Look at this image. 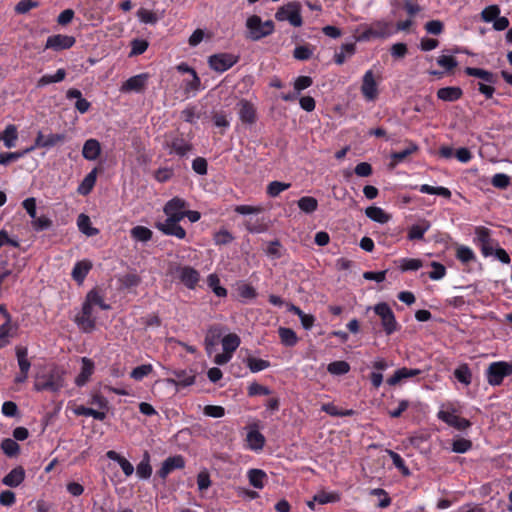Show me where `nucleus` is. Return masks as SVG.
I'll return each instance as SVG.
<instances>
[{
	"label": "nucleus",
	"mask_w": 512,
	"mask_h": 512,
	"mask_svg": "<svg viewBox=\"0 0 512 512\" xmlns=\"http://www.w3.org/2000/svg\"><path fill=\"white\" fill-rule=\"evenodd\" d=\"M180 281L189 289H194L200 280L199 272L190 266H181L176 269Z\"/></svg>",
	"instance_id": "dca6fc26"
},
{
	"label": "nucleus",
	"mask_w": 512,
	"mask_h": 512,
	"mask_svg": "<svg viewBox=\"0 0 512 512\" xmlns=\"http://www.w3.org/2000/svg\"><path fill=\"white\" fill-rule=\"evenodd\" d=\"M250 485L256 489H262L267 478L266 473L261 469H250L247 473Z\"/></svg>",
	"instance_id": "4c0bfd02"
},
{
	"label": "nucleus",
	"mask_w": 512,
	"mask_h": 512,
	"mask_svg": "<svg viewBox=\"0 0 512 512\" xmlns=\"http://www.w3.org/2000/svg\"><path fill=\"white\" fill-rule=\"evenodd\" d=\"M359 34L356 41L367 42L372 39H386L395 33L392 22L385 20H377L371 24L360 25L357 29Z\"/></svg>",
	"instance_id": "f257e3e1"
},
{
	"label": "nucleus",
	"mask_w": 512,
	"mask_h": 512,
	"mask_svg": "<svg viewBox=\"0 0 512 512\" xmlns=\"http://www.w3.org/2000/svg\"><path fill=\"white\" fill-rule=\"evenodd\" d=\"M81 363V371L75 379V384L78 387L86 385L95 370V364L91 359L83 357L81 358Z\"/></svg>",
	"instance_id": "412c9836"
},
{
	"label": "nucleus",
	"mask_w": 512,
	"mask_h": 512,
	"mask_svg": "<svg viewBox=\"0 0 512 512\" xmlns=\"http://www.w3.org/2000/svg\"><path fill=\"white\" fill-rule=\"evenodd\" d=\"M17 140L18 130L14 124L7 125L0 133V141H3L4 146L8 149L15 147Z\"/></svg>",
	"instance_id": "a878e982"
},
{
	"label": "nucleus",
	"mask_w": 512,
	"mask_h": 512,
	"mask_svg": "<svg viewBox=\"0 0 512 512\" xmlns=\"http://www.w3.org/2000/svg\"><path fill=\"white\" fill-rule=\"evenodd\" d=\"M454 377L463 385L469 386L472 382V373L468 366V364L463 363L460 364L455 370H454Z\"/></svg>",
	"instance_id": "37998d69"
},
{
	"label": "nucleus",
	"mask_w": 512,
	"mask_h": 512,
	"mask_svg": "<svg viewBox=\"0 0 512 512\" xmlns=\"http://www.w3.org/2000/svg\"><path fill=\"white\" fill-rule=\"evenodd\" d=\"M85 299L102 310H109L111 306L104 301L103 296L95 289L89 291Z\"/></svg>",
	"instance_id": "864d4df0"
},
{
	"label": "nucleus",
	"mask_w": 512,
	"mask_h": 512,
	"mask_svg": "<svg viewBox=\"0 0 512 512\" xmlns=\"http://www.w3.org/2000/svg\"><path fill=\"white\" fill-rule=\"evenodd\" d=\"M472 448V442L465 438H456L452 443V452L466 453Z\"/></svg>",
	"instance_id": "0e129e2a"
},
{
	"label": "nucleus",
	"mask_w": 512,
	"mask_h": 512,
	"mask_svg": "<svg viewBox=\"0 0 512 512\" xmlns=\"http://www.w3.org/2000/svg\"><path fill=\"white\" fill-rule=\"evenodd\" d=\"M361 92L367 101H374L377 98L378 87L372 70L365 72L362 79Z\"/></svg>",
	"instance_id": "2eb2a0df"
},
{
	"label": "nucleus",
	"mask_w": 512,
	"mask_h": 512,
	"mask_svg": "<svg viewBox=\"0 0 512 512\" xmlns=\"http://www.w3.org/2000/svg\"><path fill=\"white\" fill-rule=\"evenodd\" d=\"M437 417L439 420L459 431L466 430L471 426V422L468 419L457 415V411L454 407L441 409L437 413Z\"/></svg>",
	"instance_id": "9d476101"
},
{
	"label": "nucleus",
	"mask_w": 512,
	"mask_h": 512,
	"mask_svg": "<svg viewBox=\"0 0 512 512\" xmlns=\"http://www.w3.org/2000/svg\"><path fill=\"white\" fill-rule=\"evenodd\" d=\"M366 216L374 222L385 224L390 220V216L380 207L371 206L365 210Z\"/></svg>",
	"instance_id": "c9c22d12"
},
{
	"label": "nucleus",
	"mask_w": 512,
	"mask_h": 512,
	"mask_svg": "<svg viewBox=\"0 0 512 512\" xmlns=\"http://www.w3.org/2000/svg\"><path fill=\"white\" fill-rule=\"evenodd\" d=\"M429 228L430 224L427 221H422L419 224L412 225L409 228L407 237L409 240H421Z\"/></svg>",
	"instance_id": "c03bdc74"
},
{
	"label": "nucleus",
	"mask_w": 512,
	"mask_h": 512,
	"mask_svg": "<svg viewBox=\"0 0 512 512\" xmlns=\"http://www.w3.org/2000/svg\"><path fill=\"white\" fill-rule=\"evenodd\" d=\"M101 153V145L96 139H88L85 141L82 149V156L89 161L96 160Z\"/></svg>",
	"instance_id": "393cba45"
},
{
	"label": "nucleus",
	"mask_w": 512,
	"mask_h": 512,
	"mask_svg": "<svg viewBox=\"0 0 512 512\" xmlns=\"http://www.w3.org/2000/svg\"><path fill=\"white\" fill-rule=\"evenodd\" d=\"M214 243L216 245H227L234 240V236L226 229H221L214 234Z\"/></svg>",
	"instance_id": "338daca9"
},
{
	"label": "nucleus",
	"mask_w": 512,
	"mask_h": 512,
	"mask_svg": "<svg viewBox=\"0 0 512 512\" xmlns=\"http://www.w3.org/2000/svg\"><path fill=\"white\" fill-rule=\"evenodd\" d=\"M106 457L112 461H115L119 464L121 467L123 473L128 477L131 476L134 472L133 465L123 456H121L119 453H117L114 450H109L106 453Z\"/></svg>",
	"instance_id": "c756f323"
},
{
	"label": "nucleus",
	"mask_w": 512,
	"mask_h": 512,
	"mask_svg": "<svg viewBox=\"0 0 512 512\" xmlns=\"http://www.w3.org/2000/svg\"><path fill=\"white\" fill-rule=\"evenodd\" d=\"M456 258L463 264H468L476 259V255L470 247L459 245L456 250Z\"/></svg>",
	"instance_id": "603ef678"
},
{
	"label": "nucleus",
	"mask_w": 512,
	"mask_h": 512,
	"mask_svg": "<svg viewBox=\"0 0 512 512\" xmlns=\"http://www.w3.org/2000/svg\"><path fill=\"white\" fill-rule=\"evenodd\" d=\"M1 449L8 457H14L19 453L20 447L14 439H4L1 443Z\"/></svg>",
	"instance_id": "bf43d9fd"
},
{
	"label": "nucleus",
	"mask_w": 512,
	"mask_h": 512,
	"mask_svg": "<svg viewBox=\"0 0 512 512\" xmlns=\"http://www.w3.org/2000/svg\"><path fill=\"white\" fill-rule=\"evenodd\" d=\"M25 479V470L21 466L13 468L3 479L2 483L5 486L16 488L22 484Z\"/></svg>",
	"instance_id": "5701e85b"
},
{
	"label": "nucleus",
	"mask_w": 512,
	"mask_h": 512,
	"mask_svg": "<svg viewBox=\"0 0 512 512\" xmlns=\"http://www.w3.org/2000/svg\"><path fill=\"white\" fill-rule=\"evenodd\" d=\"M153 371V366L151 364H143L135 367L131 373L130 377L136 381H141L143 378L148 376Z\"/></svg>",
	"instance_id": "052dcab7"
},
{
	"label": "nucleus",
	"mask_w": 512,
	"mask_h": 512,
	"mask_svg": "<svg viewBox=\"0 0 512 512\" xmlns=\"http://www.w3.org/2000/svg\"><path fill=\"white\" fill-rule=\"evenodd\" d=\"M74 321L83 332L88 333L93 331L96 326L94 305L85 299L82 304L81 312L75 316Z\"/></svg>",
	"instance_id": "0eeeda50"
},
{
	"label": "nucleus",
	"mask_w": 512,
	"mask_h": 512,
	"mask_svg": "<svg viewBox=\"0 0 512 512\" xmlns=\"http://www.w3.org/2000/svg\"><path fill=\"white\" fill-rule=\"evenodd\" d=\"M290 183H284L280 181H272L267 186V194L270 197H277L281 192L289 189Z\"/></svg>",
	"instance_id": "680f3d73"
},
{
	"label": "nucleus",
	"mask_w": 512,
	"mask_h": 512,
	"mask_svg": "<svg viewBox=\"0 0 512 512\" xmlns=\"http://www.w3.org/2000/svg\"><path fill=\"white\" fill-rule=\"evenodd\" d=\"M278 21H288L294 27H300L303 24L301 16V5L298 2H290L281 6L275 13Z\"/></svg>",
	"instance_id": "39448f33"
},
{
	"label": "nucleus",
	"mask_w": 512,
	"mask_h": 512,
	"mask_svg": "<svg viewBox=\"0 0 512 512\" xmlns=\"http://www.w3.org/2000/svg\"><path fill=\"white\" fill-rule=\"evenodd\" d=\"M91 268L92 264L87 260L76 262L71 272L72 278L79 284L83 283Z\"/></svg>",
	"instance_id": "bb28decb"
},
{
	"label": "nucleus",
	"mask_w": 512,
	"mask_h": 512,
	"mask_svg": "<svg viewBox=\"0 0 512 512\" xmlns=\"http://www.w3.org/2000/svg\"><path fill=\"white\" fill-rule=\"evenodd\" d=\"M421 373L420 369H412L407 367H402L400 369H397L394 374L387 379V384L389 386H395L402 382L403 380H406L408 378H412L415 376H418Z\"/></svg>",
	"instance_id": "4be33fe9"
},
{
	"label": "nucleus",
	"mask_w": 512,
	"mask_h": 512,
	"mask_svg": "<svg viewBox=\"0 0 512 512\" xmlns=\"http://www.w3.org/2000/svg\"><path fill=\"white\" fill-rule=\"evenodd\" d=\"M176 376V380H169V382L173 383L176 386L187 387L191 386L195 382V375L191 373H187L185 370H179L174 372Z\"/></svg>",
	"instance_id": "09e8293b"
},
{
	"label": "nucleus",
	"mask_w": 512,
	"mask_h": 512,
	"mask_svg": "<svg viewBox=\"0 0 512 512\" xmlns=\"http://www.w3.org/2000/svg\"><path fill=\"white\" fill-rule=\"evenodd\" d=\"M298 207L301 211L311 214L317 210L318 201L314 197L304 196L298 200Z\"/></svg>",
	"instance_id": "3c124183"
},
{
	"label": "nucleus",
	"mask_w": 512,
	"mask_h": 512,
	"mask_svg": "<svg viewBox=\"0 0 512 512\" xmlns=\"http://www.w3.org/2000/svg\"><path fill=\"white\" fill-rule=\"evenodd\" d=\"M207 284L209 288L215 293L218 297H225L227 295L226 288L220 285V279L216 274H210L207 277Z\"/></svg>",
	"instance_id": "6e6d98bb"
},
{
	"label": "nucleus",
	"mask_w": 512,
	"mask_h": 512,
	"mask_svg": "<svg viewBox=\"0 0 512 512\" xmlns=\"http://www.w3.org/2000/svg\"><path fill=\"white\" fill-rule=\"evenodd\" d=\"M266 255L272 260L280 259L282 257V246L278 240L271 241L266 250Z\"/></svg>",
	"instance_id": "69168bd1"
},
{
	"label": "nucleus",
	"mask_w": 512,
	"mask_h": 512,
	"mask_svg": "<svg viewBox=\"0 0 512 512\" xmlns=\"http://www.w3.org/2000/svg\"><path fill=\"white\" fill-rule=\"evenodd\" d=\"M327 371L332 375H344L350 371V365L346 361H334L328 364Z\"/></svg>",
	"instance_id": "4d7b16f0"
},
{
	"label": "nucleus",
	"mask_w": 512,
	"mask_h": 512,
	"mask_svg": "<svg viewBox=\"0 0 512 512\" xmlns=\"http://www.w3.org/2000/svg\"><path fill=\"white\" fill-rule=\"evenodd\" d=\"M149 79L148 73H140L127 79L120 87L121 92H136L144 91Z\"/></svg>",
	"instance_id": "4468645a"
},
{
	"label": "nucleus",
	"mask_w": 512,
	"mask_h": 512,
	"mask_svg": "<svg viewBox=\"0 0 512 512\" xmlns=\"http://www.w3.org/2000/svg\"><path fill=\"white\" fill-rule=\"evenodd\" d=\"M464 72L468 76L477 77L488 84H495L497 82L496 75L488 70H484L481 68H474V67H466Z\"/></svg>",
	"instance_id": "cd10ccee"
},
{
	"label": "nucleus",
	"mask_w": 512,
	"mask_h": 512,
	"mask_svg": "<svg viewBox=\"0 0 512 512\" xmlns=\"http://www.w3.org/2000/svg\"><path fill=\"white\" fill-rule=\"evenodd\" d=\"M185 467V460L181 455H175L168 457L162 463V466L158 470V476L161 479H166L167 476L176 469H183Z\"/></svg>",
	"instance_id": "a211bd4d"
},
{
	"label": "nucleus",
	"mask_w": 512,
	"mask_h": 512,
	"mask_svg": "<svg viewBox=\"0 0 512 512\" xmlns=\"http://www.w3.org/2000/svg\"><path fill=\"white\" fill-rule=\"evenodd\" d=\"M179 222L180 221L177 220L165 219L163 222H157L155 227L165 235L184 239L186 237V231Z\"/></svg>",
	"instance_id": "ddd939ff"
},
{
	"label": "nucleus",
	"mask_w": 512,
	"mask_h": 512,
	"mask_svg": "<svg viewBox=\"0 0 512 512\" xmlns=\"http://www.w3.org/2000/svg\"><path fill=\"white\" fill-rule=\"evenodd\" d=\"M237 109L239 119L242 123L252 125L256 122V108L251 102L242 99L237 103Z\"/></svg>",
	"instance_id": "f3484780"
},
{
	"label": "nucleus",
	"mask_w": 512,
	"mask_h": 512,
	"mask_svg": "<svg viewBox=\"0 0 512 512\" xmlns=\"http://www.w3.org/2000/svg\"><path fill=\"white\" fill-rule=\"evenodd\" d=\"M167 147L170 148V154H176L180 157L186 156L192 149V145L182 137H174L167 144Z\"/></svg>",
	"instance_id": "b1692460"
},
{
	"label": "nucleus",
	"mask_w": 512,
	"mask_h": 512,
	"mask_svg": "<svg viewBox=\"0 0 512 512\" xmlns=\"http://www.w3.org/2000/svg\"><path fill=\"white\" fill-rule=\"evenodd\" d=\"M74 413L78 416L93 417L96 420L103 421L106 418V412L98 411L93 408L85 407L83 405L74 409Z\"/></svg>",
	"instance_id": "8fccbe9b"
},
{
	"label": "nucleus",
	"mask_w": 512,
	"mask_h": 512,
	"mask_svg": "<svg viewBox=\"0 0 512 512\" xmlns=\"http://www.w3.org/2000/svg\"><path fill=\"white\" fill-rule=\"evenodd\" d=\"M248 446L253 451L262 450L265 444V437L258 430H250L247 433Z\"/></svg>",
	"instance_id": "f704fd0d"
},
{
	"label": "nucleus",
	"mask_w": 512,
	"mask_h": 512,
	"mask_svg": "<svg viewBox=\"0 0 512 512\" xmlns=\"http://www.w3.org/2000/svg\"><path fill=\"white\" fill-rule=\"evenodd\" d=\"M278 334L281 343L286 347H293L298 342V336L291 328L280 327L278 329Z\"/></svg>",
	"instance_id": "e433bc0d"
},
{
	"label": "nucleus",
	"mask_w": 512,
	"mask_h": 512,
	"mask_svg": "<svg viewBox=\"0 0 512 512\" xmlns=\"http://www.w3.org/2000/svg\"><path fill=\"white\" fill-rule=\"evenodd\" d=\"M222 336L220 327H211L205 337L206 350L210 352V348L217 345Z\"/></svg>",
	"instance_id": "5fc2aeb1"
},
{
	"label": "nucleus",
	"mask_w": 512,
	"mask_h": 512,
	"mask_svg": "<svg viewBox=\"0 0 512 512\" xmlns=\"http://www.w3.org/2000/svg\"><path fill=\"white\" fill-rule=\"evenodd\" d=\"M287 309L289 312H292L299 317L301 325L305 330H310L313 327L315 322V317L313 315L304 313L299 307L292 303L287 304Z\"/></svg>",
	"instance_id": "c85d7f7f"
},
{
	"label": "nucleus",
	"mask_w": 512,
	"mask_h": 512,
	"mask_svg": "<svg viewBox=\"0 0 512 512\" xmlns=\"http://www.w3.org/2000/svg\"><path fill=\"white\" fill-rule=\"evenodd\" d=\"M200 87L201 80L196 72H193V74H191L189 78L183 81V89L185 93L188 95H195L200 90Z\"/></svg>",
	"instance_id": "de8ad7c7"
},
{
	"label": "nucleus",
	"mask_w": 512,
	"mask_h": 512,
	"mask_svg": "<svg viewBox=\"0 0 512 512\" xmlns=\"http://www.w3.org/2000/svg\"><path fill=\"white\" fill-rule=\"evenodd\" d=\"M96 169H93L91 172H89L85 178L83 179V181L80 183V185L78 186V193L85 196V195H88L95 183H96Z\"/></svg>",
	"instance_id": "a19ab883"
},
{
	"label": "nucleus",
	"mask_w": 512,
	"mask_h": 512,
	"mask_svg": "<svg viewBox=\"0 0 512 512\" xmlns=\"http://www.w3.org/2000/svg\"><path fill=\"white\" fill-rule=\"evenodd\" d=\"M397 265L402 272L417 271L423 267V262L417 258H401L397 260Z\"/></svg>",
	"instance_id": "a18cd8bd"
},
{
	"label": "nucleus",
	"mask_w": 512,
	"mask_h": 512,
	"mask_svg": "<svg viewBox=\"0 0 512 512\" xmlns=\"http://www.w3.org/2000/svg\"><path fill=\"white\" fill-rule=\"evenodd\" d=\"M65 76H66V71L63 68H60L53 75H50V74L43 75L38 80L37 87L42 88V87L47 86L52 83L61 82L65 79Z\"/></svg>",
	"instance_id": "79ce46f5"
},
{
	"label": "nucleus",
	"mask_w": 512,
	"mask_h": 512,
	"mask_svg": "<svg viewBox=\"0 0 512 512\" xmlns=\"http://www.w3.org/2000/svg\"><path fill=\"white\" fill-rule=\"evenodd\" d=\"M356 52V45L354 43H346L341 45L339 51H336L334 54V62L337 65H342L345 63L347 58L352 57Z\"/></svg>",
	"instance_id": "7c9ffc66"
},
{
	"label": "nucleus",
	"mask_w": 512,
	"mask_h": 512,
	"mask_svg": "<svg viewBox=\"0 0 512 512\" xmlns=\"http://www.w3.org/2000/svg\"><path fill=\"white\" fill-rule=\"evenodd\" d=\"M74 43V37L58 34L48 37L45 48L59 51L71 48Z\"/></svg>",
	"instance_id": "aec40b11"
},
{
	"label": "nucleus",
	"mask_w": 512,
	"mask_h": 512,
	"mask_svg": "<svg viewBox=\"0 0 512 512\" xmlns=\"http://www.w3.org/2000/svg\"><path fill=\"white\" fill-rule=\"evenodd\" d=\"M34 150L33 145L30 147H27L21 151H15V152H2L0 153V165L6 166L12 161H16L20 158H23L28 153L32 152Z\"/></svg>",
	"instance_id": "473e14b6"
},
{
	"label": "nucleus",
	"mask_w": 512,
	"mask_h": 512,
	"mask_svg": "<svg viewBox=\"0 0 512 512\" xmlns=\"http://www.w3.org/2000/svg\"><path fill=\"white\" fill-rule=\"evenodd\" d=\"M132 239L139 242H148L152 239V231L145 226H135L130 230Z\"/></svg>",
	"instance_id": "49530a36"
},
{
	"label": "nucleus",
	"mask_w": 512,
	"mask_h": 512,
	"mask_svg": "<svg viewBox=\"0 0 512 512\" xmlns=\"http://www.w3.org/2000/svg\"><path fill=\"white\" fill-rule=\"evenodd\" d=\"M186 208H188L186 200L174 197L164 205L163 212L167 216L166 219L181 221L185 218Z\"/></svg>",
	"instance_id": "9b49d317"
},
{
	"label": "nucleus",
	"mask_w": 512,
	"mask_h": 512,
	"mask_svg": "<svg viewBox=\"0 0 512 512\" xmlns=\"http://www.w3.org/2000/svg\"><path fill=\"white\" fill-rule=\"evenodd\" d=\"M373 310L380 317L385 333L387 335L393 334L398 328V323L390 306L385 302H381L376 304Z\"/></svg>",
	"instance_id": "1a4fd4ad"
},
{
	"label": "nucleus",
	"mask_w": 512,
	"mask_h": 512,
	"mask_svg": "<svg viewBox=\"0 0 512 512\" xmlns=\"http://www.w3.org/2000/svg\"><path fill=\"white\" fill-rule=\"evenodd\" d=\"M238 57L229 53H219L211 55L208 59L209 66L212 70L217 72H225L235 65Z\"/></svg>",
	"instance_id": "f8f14e48"
},
{
	"label": "nucleus",
	"mask_w": 512,
	"mask_h": 512,
	"mask_svg": "<svg viewBox=\"0 0 512 512\" xmlns=\"http://www.w3.org/2000/svg\"><path fill=\"white\" fill-rule=\"evenodd\" d=\"M463 92L459 87H443L437 91V97L446 102H454L461 98Z\"/></svg>",
	"instance_id": "2f4dec72"
},
{
	"label": "nucleus",
	"mask_w": 512,
	"mask_h": 512,
	"mask_svg": "<svg viewBox=\"0 0 512 512\" xmlns=\"http://www.w3.org/2000/svg\"><path fill=\"white\" fill-rule=\"evenodd\" d=\"M246 37L252 41H259L264 37L271 35L275 30L272 20L262 21L258 15H251L246 20Z\"/></svg>",
	"instance_id": "f03ea898"
},
{
	"label": "nucleus",
	"mask_w": 512,
	"mask_h": 512,
	"mask_svg": "<svg viewBox=\"0 0 512 512\" xmlns=\"http://www.w3.org/2000/svg\"><path fill=\"white\" fill-rule=\"evenodd\" d=\"M241 343L240 337L235 333H229L221 339L223 351L233 355Z\"/></svg>",
	"instance_id": "72a5a7b5"
},
{
	"label": "nucleus",
	"mask_w": 512,
	"mask_h": 512,
	"mask_svg": "<svg viewBox=\"0 0 512 512\" xmlns=\"http://www.w3.org/2000/svg\"><path fill=\"white\" fill-rule=\"evenodd\" d=\"M512 374V362L498 361L489 365L486 371L487 381L492 386L500 385L504 378Z\"/></svg>",
	"instance_id": "423d86ee"
},
{
	"label": "nucleus",
	"mask_w": 512,
	"mask_h": 512,
	"mask_svg": "<svg viewBox=\"0 0 512 512\" xmlns=\"http://www.w3.org/2000/svg\"><path fill=\"white\" fill-rule=\"evenodd\" d=\"M492 234V230L485 226H476L474 228L473 243L480 248L484 257L492 256L494 246L498 245Z\"/></svg>",
	"instance_id": "20e7f679"
},
{
	"label": "nucleus",
	"mask_w": 512,
	"mask_h": 512,
	"mask_svg": "<svg viewBox=\"0 0 512 512\" xmlns=\"http://www.w3.org/2000/svg\"><path fill=\"white\" fill-rule=\"evenodd\" d=\"M77 226L79 230L86 236H95L99 233L97 228L92 227L91 220L86 214H80L77 218Z\"/></svg>",
	"instance_id": "58836bf2"
},
{
	"label": "nucleus",
	"mask_w": 512,
	"mask_h": 512,
	"mask_svg": "<svg viewBox=\"0 0 512 512\" xmlns=\"http://www.w3.org/2000/svg\"><path fill=\"white\" fill-rule=\"evenodd\" d=\"M65 141V134H54L51 133L49 135H44L41 131L38 132L35 142H34V150L36 148H52L59 143H62Z\"/></svg>",
	"instance_id": "6ab92c4d"
},
{
	"label": "nucleus",
	"mask_w": 512,
	"mask_h": 512,
	"mask_svg": "<svg viewBox=\"0 0 512 512\" xmlns=\"http://www.w3.org/2000/svg\"><path fill=\"white\" fill-rule=\"evenodd\" d=\"M312 55L313 49L309 45L297 46L293 51L294 58L300 61L308 60Z\"/></svg>",
	"instance_id": "774afa93"
},
{
	"label": "nucleus",
	"mask_w": 512,
	"mask_h": 512,
	"mask_svg": "<svg viewBox=\"0 0 512 512\" xmlns=\"http://www.w3.org/2000/svg\"><path fill=\"white\" fill-rule=\"evenodd\" d=\"M246 364H247L248 368L250 369V371L253 373H257L262 370H265L270 366L269 361H266V360H263L260 358H255V357H248L246 360Z\"/></svg>",
	"instance_id": "13d9d810"
},
{
	"label": "nucleus",
	"mask_w": 512,
	"mask_h": 512,
	"mask_svg": "<svg viewBox=\"0 0 512 512\" xmlns=\"http://www.w3.org/2000/svg\"><path fill=\"white\" fill-rule=\"evenodd\" d=\"M64 387L63 374L54 369L47 375H41L36 378L34 389L38 392L49 391L52 393L59 392Z\"/></svg>",
	"instance_id": "7ed1b4c3"
},
{
	"label": "nucleus",
	"mask_w": 512,
	"mask_h": 512,
	"mask_svg": "<svg viewBox=\"0 0 512 512\" xmlns=\"http://www.w3.org/2000/svg\"><path fill=\"white\" fill-rule=\"evenodd\" d=\"M136 474L140 479H148L152 474V467L150 465V455L146 451L142 460L136 467Z\"/></svg>",
	"instance_id": "ea45409f"
},
{
	"label": "nucleus",
	"mask_w": 512,
	"mask_h": 512,
	"mask_svg": "<svg viewBox=\"0 0 512 512\" xmlns=\"http://www.w3.org/2000/svg\"><path fill=\"white\" fill-rule=\"evenodd\" d=\"M500 15V8L498 5H490L484 8L481 12V19L490 23L493 22Z\"/></svg>",
	"instance_id": "e2e57ef3"
},
{
	"label": "nucleus",
	"mask_w": 512,
	"mask_h": 512,
	"mask_svg": "<svg viewBox=\"0 0 512 512\" xmlns=\"http://www.w3.org/2000/svg\"><path fill=\"white\" fill-rule=\"evenodd\" d=\"M15 356L19 367V373L15 376L14 382L21 384L27 381L31 369V360L26 346L17 345L15 347Z\"/></svg>",
	"instance_id": "6e6552de"
}]
</instances>
